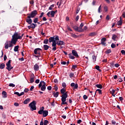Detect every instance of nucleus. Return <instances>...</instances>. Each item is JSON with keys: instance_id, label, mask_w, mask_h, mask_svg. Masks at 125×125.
Returning <instances> with one entry per match:
<instances>
[{"instance_id": "774afa93", "label": "nucleus", "mask_w": 125, "mask_h": 125, "mask_svg": "<svg viewBox=\"0 0 125 125\" xmlns=\"http://www.w3.org/2000/svg\"><path fill=\"white\" fill-rule=\"evenodd\" d=\"M122 17L123 18H125V12H124L122 14Z\"/></svg>"}, {"instance_id": "8fccbe9b", "label": "nucleus", "mask_w": 125, "mask_h": 125, "mask_svg": "<svg viewBox=\"0 0 125 125\" xmlns=\"http://www.w3.org/2000/svg\"><path fill=\"white\" fill-rule=\"evenodd\" d=\"M48 124V121L45 120L44 121V125H47Z\"/></svg>"}, {"instance_id": "09e8293b", "label": "nucleus", "mask_w": 125, "mask_h": 125, "mask_svg": "<svg viewBox=\"0 0 125 125\" xmlns=\"http://www.w3.org/2000/svg\"><path fill=\"white\" fill-rule=\"evenodd\" d=\"M38 114L40 115H42V114H43V111L42 110H39L38 111Z\"/></svg>"}, {"instance_id": "4d7b16f0", "label": "nucleus", "mask_w": 125, "mask_h": 125, "mask_svg": "<svg viewBox=\"0 0 125 125\" xmlns=\"http://www.w3.org/2000/svg\"><path fill=\"white\" fill-rule=\"evenodd\" d=\"M14 106H16V107H18V106H19V104H18V103H15Z\"/></svg>"}, {"instance_id": "e2e57ef3", "label": "nucleus", "mask_w": 125, "mask_h": 125, "mask_svg": "<svg viewBox=\"0 0 125 125\" xmlns=\"http://www.w3.org/2000/svg\"><path fill=\"white\" fill-rule=\"evenodd\" d=\"M115 67H116V68H118V67L120 66V64H119L118 63H116L115 65H114Z\"/></svg>"}, {"instance_id": "393cba45", "label": "nucleus", "mask_w": 125, "mask_h": 125, "mask_svg": "<svg viewBox=\"0 0 125 125\" xmlns=\"http://www.w3.org/2000/svg\"><path fill=\"white\" fill-rule=\"evenodd\" d=\"M26 22L28 23V24H32V19H31V18L26 19Z\"/></svg>"}, {"instance_id": "680f3d73", "label": "nucleus", "mask_w": 125, "mask_h": 125, "mask_svg": "<svg viewBox=\"0 0 125 125\" xmlns=\"http://www.w3.org/2000/svg\"><path fill=\"white\" fill-rule=\"evenodd\" d=\"M95 35V33L92 32V33H90V34H89V36H94Z\"/></svg>"}, {"instance_id": "3c124183", "label": "nucleus", "mask_w": 125, "mask_h": 125, "mask_svg": "<svg viewBox=\"0 0 125 125\" xmlns=\"http://www.w3.org/2000/svg\"><path fill=\"white\" fill-rule=\"evenodd\" d=\"M38 18H36L34 20V23H37V22H38Z\"/></svg>"}, {"instance_id": "2f4dec72", "label": "nucleus", "mask_w": 125, "mask_h": 125, "mask_svg": "<svg viewBox=\"0 0 125 125\" xmlns=\"http://www.w3.org/2000/svg\"><path fill=\"white\" fill-rule=\"evenodd\" d=\"M95 69H96V70H98V71H99L100 72L101 71V69H100V66H99V65H96L95 66Z\"/></svg>"}, {"instance_id": "6e6552de", "label": "nucleus", "mask_w": 125, "mask_h": 125, "mask_svg": "<svg viewBox=\"0 0 125 125\" xmlns=\"http://www.w3.org/2000/svg\"><path fill=\"white\" fill-rule=\"evenodd\" d=\"M41 50L42 49L41 48H38L34 50V52L35 54H38L39 55H40V54H41Z\"/></svg>"}, {"instance_id": "13d9d810", "label": "nucleus", "mask_w": 125, "mask_h": 125, "mask_svg": "<svg viewBox=\"0 0 125 125\" xmlns=\"http://www.w3.org/2000/svg\"><path fill=\"white\" fill-rule=\"evenodd\" d=\"M71 37L73 38H77V35L76 34H71Z\"/></svg>"}, {"instance_id": "79ce46f5", "label": "nucleus", "mask_w": 125, "mask_h": 125, "mask_svg": "<svg viewBox=\"0 0 125 125\" xmlns=\"http://www.w3.org/2000/svg\"><path fill=\"white\" fill-rule=\"evenodd\" d=\"M74 73H71L69 74V77L72 78L74 77Z\"/></svg>"}, {"instance_id": "a19ab883", "label": "nucleus", "mask_w": 125, "mask_h": 125, "mask_svg": "<svg viewBox=\"0 0 125 125\" xmlns=\"http://www.w3.org/2000/svg\"><path fill=\"white\" fill-rule=\"evenodd\" d=\"M92 59H93V62H95V61H96V56H92Z\"/></svg>"}, {"instance_id": "9b49d317", "label": "nucleus", "mask_w": 125, "mask_h": 125, "mask_svg": "<svg viewBox=\"0 0 125 125\" xmlns=\"http://www.w3.org/2000/svg\"><path fill=\"white\" fill-rule=\"evenodd\" d=\"M106 42V38H103L101 39V44H102V45H106V42Z\"/></svg>"}, {"instance_id": "ea45409f", "label": "nucleus", "mask_w": 125, "mask_h": 125, "mask_svg": "<svg viewBox=\"0 0 125 125\" xmlns=\"http://www.w3.org/2000/svg\"><path fill=\"white\" fill-rule=\"evenodd\" d=\"M53 7H54V5L52 4L49 7V10H52L53 9Z\"/></svg>"}, {"instance_id": "6ab92c4d", "label": "nucleus", "mask_w": 125, "mask_h": 125, "mask_svg": "<svg viewBox=\"0 0 125 125\" xmlns=\"http://www.w3.org/2000/svg\"><path fill=\"white\" fill-rule=\"evenodd\" d=\"M48 115V111L47 110H45L43 112V117H45Z\"/></svg>"}, {"instance_id": "f257e3e1", "label": "nucleus", "mask_w": 125, "mask_h": 125, "mask_svg": "<svg viewBox=\"0 0 125 125\" xmlns=\"http://www.w3.org/2000/svg\"><path fill=\"white\" fill-rule=\"evenodd\" d=\"M15 44V43L11 40L7 41L4 43V47L6 49H8L9 47H13Z\"/></svg>"}, {"instance_id": "c756f323", "label": "nucleus", "mask_w": 125, "mask_h": 125, "mask_svg": "<svg viewBox=\"0 0 125 125\" xmlns=\"http://www.w3.org/2000/svg\"><path fill=\"white\" fill-rule=\"evenodd\" d=\"M65 91H66V90L64 89V88H63L61 90V93H62V94H65V93H65Z\"/></svg>"}, {"instance_id": "5fc2aeb1", "label": "nucleus", "mask_w": 125, "mask_h": 125, "mask_svg": "<svg viewBox=\"0 0 125 125\" xmlns=\"http://www.w3.org/2000/svg\"><path fill=\"white\" fill-rule=\"evenodd\" d=\"M74 87V88H75V89H77V88H78V84H75V85H74V86L73 87Z\"/></svg>"}, {"instance_id": "dca6fc26", "label": "nucleus", "mask_w": 125, "mask_h": 125, "mask_svg": "<svg viewBox=\"0 0 125 125\" xmlns=\"http://www.w3.org/2000/svg\"><path fill=\"white\" fill-rule=\"evenodd\" d=\"M40 67L39 66V65L38 64L36 63L34 66V69L35 71H39V68Z\"/></svg>"}, {"instance_id": "0eeeda50", "label": "nucleus", "mask_w": 125, "mask_h": 125, "mask_svg": "<svg viewBox=\"0 0 125 125\" xmlns=\"http://www.w3.org/2000/svg\"><path fill=\"white\" fill-rule=\"evenodd\" d=\"M56 12H57V11H51L47 13V15L48 16V17L53 18L55 15Z\"/></svg>"}, {"instance_id": "58836bf2", "label": "nucleus", "mask_w": 125, "mask_h": 125, "mask_svg": "<svg viewBox=\"0 0 125 125\" xmlns=\"http://www.w3.org/2000/svg\"><path fill=\"white\" fill-rule=\"evenodd\" d=\"M96 86L98 87V88H102V84H96Z\"/></svg>"}, {"instance_id": "de8ad7c7", "label": "nucleus", "mask_w": 125, "mask_h": 125, "mask_svg": "<svg viewBox=\"0 0 125 125\" xmlns=\"http://www.w3.org/2000/svg\"><path fill=\"white\" fill-rule=\"evenodd\" d=\"M121 53H122V54L123 55H125V50H122L121 51Z\"/></svg>"}, {"instance_id": "4468645a", "label": "nucleus", "mask_w": 125, "mask_h": 125, "mask_svg": "<svg viewBox=\"0 0 125 125\" xmlns=\"http://www.w3.org/2000/svg\"><path fill=\"white\" fill-rule=\"evenodd\" d=\"M30 82L31 83H33L35 82V76L34 75L31 76L30 78Z\"/></svg>"}, {"instance_id": "49530a36", "label": "nucleus", "mask_w": 125, "mask_h": 125, "mask_svg": "<svg viewBox=\"0 0 125 125\" xmlns=\"http://www.w3.org/2000/svg\"><path fill=\"white\" fill-rule=\"evenodd\" d=\"M111 47L112 48H115L116 47V44H114V43H112L111 44Z\"/></svg>"}, {"instance_id": "f8f14e48", "label": "nucleus", "mask_w": 125, "mask_h": 125, "mask_svg": "<svg viewBox=\"0 0 125 125\" xmlns=\"http://www.w3.org/2000/svg\"><path fill=\"white\" fill-rule=\"evenodd\" d=\"M2 95L3 98H7V93L5 91H3L2 92Z\"/></svg>"}, {"instance_id": "7c9ffc66", "label": "nucleus", "mask_w": 125, "mask_h": 125, "mask_svg": "<svg viewBox=\"0 0 125 125\" xmlns=\"http://www.w3.org/2000/svg\"><path fill=\"white\" fill-rule=\"evenodd\" d=\"M68 56L70 59H75V57H74L72 54H69Z\"/></svg>"}, {"instance_id": "4be33fe9", "label": "nucleus", "mask_w": 125, "mask_h": 125, "mask_svg": "<svg viewBox=\"0 0 125 125\" xmlns=\"http://www.w3.org/2000/svg\"><path fill=\"white\" fill-rule=\"evenodd\" d=\"M55 42V41H54V37H50L49 39V42Z\"/></svg>"}, {"instance_id": "052dcab7", "label": "nucleus", "mask_w": 125, "mask_h": 125, "mask_svg": "<svg viewBox=\"0 0 125 125\" xmlns=\"http://www.w3.org/2000/svg\"><path fill=\"white\" fill-rule=\"evenodd\" d=\"M83 98L84 99V100H85V99H87V96L86 95H84L83 96Z\"/></svg>"}, {"instance_id": "2eb2a0df", "label": "nucleus", "mask_w": 125, "mask_h": 125, "mask_svg": "<svg viewBox=\"0 0 125 125\" xmlns=\"http://www.w3.org/2000/svg\"><path fill=\"white\" fill-rule=\"evenodd\" d=\"M14 94L18 96H22V95H24V92H22L21 93H19L18 92H14Z\"/></svg>"}, {"instance_id": "20e7f679", "label": "nucleus", "mask_w": 125, "mask_h": 125, "mask_svg": "<svg viewBox=\"0 0 125 125\" xmlns=\"http://www.w3.org/2000/svg\"><path fill=\"white\" fill-rule=\"evenodd\" d=\"M18 33L15 32L14 35L12 37L11 41L14 42L15 44H16V42H17V41H18Z\"/></svg>"}, {"instance_id": "72a5a7b5", "label": "nucleus", "mask_w": 125, "mask_h": 125, "mask_svg": "<svg viewBox=\"0 0 125 125\" xmlns=\"http://www.w3.org/2000/svg\"><path fill=\"white\" fill-rule=\"evenodd\" d=\"M57 44L56 43V42L55 41H53V42H52V46L53 47H56V45Z\"/></svg>"}, {"instance_id": "1a4fd4ad", "label": "nucleus", "mask_w": 125, "mask_h": 125, "mask_svg": "<svg viewBox=\"0 0 125 125\" xmlns=\"http://www.w3.org/2000/svg\"><path fill=\"white\" fill-rule=\"evenodd\" d=\"M72 53L73 55V56H75V57H79V55L78 54V52L76 51V50H73L72 51Z\"/></svg>"}, {"instance_id": "603ef678", "label": "nucleus", "mask_w": 125, "mask_h": 125, "mask_svg": "<svg viewBox=\"0 0 125 125\" xmlns=\"http://www.w3.org/2000/svg\"><path fill=\"white\" fill-rule=\"evenodd\" d=\"M111 50H108L106 51V54H109V53H111Z\"/></svg>"}, {"instance_id": "69168bd1", "label": "nucleus", "mask_w": 125, "mask_h": 125, "mask_svg": "<svg viewBox=\"0 0 125 125\" xmlns=\"http://www.w3.org/2000/svg\"><path fill=\"white\" fill-rule=\"evenodd\" d=\"M51 88H52L51 86H48L47 87V90H51Z\"/></svg>"}, {"instance_id": "412c9836", "label": "nucleus", "mask_w": 125, "mask_h": 125, "mask_svg": "<svg viewBox=\"0 0 125 125\" xmlns=\"http://www.w3.org/2000/svg\"><path fill=\"white\" fill-rule=\"evenodd\" d=\"M53 94L54 97H58V95H59V93L58 92H55V91L53 92Z\"/></svg>"}, {"instance_id": "bb28decb", "label": "nucleus", "mask_w": 125, "mask_h": 125, "mask_svg": "<svg viewBox=\"0 0 125 125\" xmlns=\"http://www.w3.org/2000/svg\"><path fill=\"white\" fill-rule=\"evenodd\" d=\"M50 48V47L47 45H43V48L44 49V50H47V49H48V48Z\"/></svg>"}, {"instance_id": "6e6d98bb", "label": "nucleus", "mask_w": 125, "mask_h": 125, "mask_svg": "<svg viewBox=\"0 0 125 125\" xmlns=\"http://www.w3.org/2000/svg\"><path fill=\"white\" fill-rule=\"evenodd\" d=\"M115 91H116V90H115L114 89H112V91H110V93L111 94H113L115 93Z\"/></svg>"}, {"instance_id": "cd10ccee", "label": "nucleus", "mask_w": 125, "mask_h": 125, "mask_svg": "<svg viewBox=\"0 0 125 125\" xmlns=\"http://www.w3.org/2000/svg\"><path fill=\"white\" fill-rule=\"evenodd\" d=\"M24 34H22L21 36H20V34H18V40H22V38H23V35Z\"/></svg>"}, {"instance_id": "423d86ee", "label": "nucleus", "mask_w": 125, "mask_h": 125, "mask_svg": "<svg viewBox=\"0 0 125 125\" xmlns=\"http://www.w3.org/2000/svg\"><path fill=\"white\" fill-rule=\"evenodd\" d=\"M37 14H38V12L37 10L33 11L29 15L30 16L27 17V18H34L36 15H37Z\"/></svg>"}, {"instance_id": "c85d7f7f", "label": "nucleus", "mask_w": 125, "mask_h": 125, "mask_svg": "<svg viewBox=\"0 0 125 125\" xmlns=\"http://www.w3.org/2000/svg\"><path fill=\"white\" fill-rule=\"evenodd\" d=\"M4 67H5V64L4 63H2L0 65V69H4Z\"/></svg>"}, {"instance_id": "338daca9", "label": "nucleus", "mask_w": 125, "mask_h": 125, "mask_svg": "<svg viewBox=\"0 0 125 125\" xmlns=\"http://www.w3.org/2000/svg\"><path fill=\"white\" fill-rule=\"evenodd\" d=\"M40 83V80L39 79H37L35 81V83Z\"/></svg>"}, {"instance_id": "bf43d9fd", "label": "nucleus", "mask_w": 125, "mask_h": 125, "mask_svg": "<svg viewBox=\"0 0 125 125\" xmlns=\"http://www.w3.org/2000/svg\"><path fill=\"white\" fill-rule=\"evenodd\" d=\"M62 87H66V83H62Z\"/></svg>"}, {"instance_id": "5701e85b", "label": "nucleus", "mask_w": 125, "mask_h": 125, "mask_svg": "<svg viewBox=\"0 0 125 125\" xmlns=\"http://www.w3.org/2000/svg\"><path fill=\"white\" fill-rule=\"evenodd\" d=\"M45 85H46V84L43 85L41 86V89L42 91H44V90H45V89L46 88Z\"/></svg>"}, {"instance_id": "f3484780", "label": "nucleus", "mask_w": 125, "mask_h": 125, "mask_svg": "<svg viewBox=\"0 0 125 125\" xmlns=\"http://www.w3.org/2000/svg\"><path fill=\"white\" fill-rule=\"evenodd\" d=\"M30 101H31V99L27 98L24 101L23 104H28V103H29V102H30Z\"/></svg>"}, {"instance_id": "37998d69", "label": "nucleus", "mask_w": 125, "mask_h": 125, "mask_svg": "<svg viewBox=\"0 0 125 125\" xmlns=\"http://www.w3.org/2000/svg\"><path fill=\"white\" fill-rule=\"evenodd\" d=\"M104 9L105 12H107V11H108V7H107L106 6H105L104 8Z\"/></svg>"}, {"instance_id": "7ed1b4c3", "label": "nucleus", "mask_w": 125, "mask_h": 125, "mask_svg": "<svg viewBox=\"0 0 125 125\" xmlns=\"http://www.w3.org/2000/svg\"><path fill=\"white\" fill-rule=\"evenodd\" d=\"M68 97V94L67 93H64L62 95V105H66L67 104V102H66V99Z\"/></svg>"}, {"instance_id": "ddd939ff", "label": "nucleus", "mask_w": 125, "mask_h": 125, "mask_svg": "<svg viewBox=\"0 0 125 125\" xmlns=\"http://www.w3.org/2000/svg\"><path fill=\"white\" fill-rule=\"evenodd\" d=\"M73 29L76 31V32H82L81 31V29H80V27H78L77 26H75L73 27Z\"/></svg>"}, {"instance_id": "c03bdc74", "label": "nucleus", "mask_w": 125, "mask_h": 125, "mask_svg": "<svg viewBox=\"0 0 125 125\" xmlns=\"http://www.w3.org/2000/svg\"><path fill=\"white\" fill-rule=\"evenodd\" d=\"M9 86H11V87H14L15 86V84L11 83L9 84Z\"/></svg>"}, {"instance_id": "0e129e2a", "label": "nucleus", "mask_w": 125, "mask_h": 125, "mask_svg": "<svg viewBox=\"0 0 125 125\" xmlns=\"http://www.w3.org/2000/svg\"><path fill=\"white\" fill-rule=\"evenodd\" d=\"M44 110V107H43V106H42V107H41V108H40V111H44V110Z\"/></svg>"}, {"instance_id": "a878e982", "label": "nucleus", "mask_w": 125, "mask_h": 125, "mask_svg": "<svg viewBox=\"0 0 125 125\" xmlns=\"http://www.w3.org/2000/svg\"><path fill=\"white\" fill-rule=\"evenodd\" d=\"M83 23H81L80 27H79V29H81V32H83Z\"/></svg>"}, {"instance_id": "9d476101", "label": "nucleus", "mask_w": 125, "mask_h": 125, "mask_svg": "<svg viewBox=\"0 0 125 125\" xmlns=\"http://www.w3.org/2000/svg\"><path fill=\"white\" fill-rule=\"evenodd\" d=\"M56 43L58 45H64V44H65L64 42L62 41H59L58 42H56Z\"/></svg>"}, {"instance_id": "e433bc0d", "label": "nucleus", "mask_w": 125, "mask_h": 125, "mask_svg": "<svg viewBox=\"0 0 125 125\" xmlns=\"http://www.w3.org/2000/svg\"><path fill=\"white\" fill-rule=\"evenodd\" d=\"M112 40H113V41H116V39H117V35H113L112 36Z\"/></svg>"}, {"instance_id": "39448f33", "label": "nucleus", "mask_w": 125, "mask_h": 125, "mask_svg": "<svg viewBox=\"0 0 125 125\" xmlns=\"http://www.w3.org/2000/svg\"><path fill=\"white\" fill-rule=\"evenodd\" d=\"M6 65L7 66L6 69L8 71H11V70H12L13 69V67L11 66V60H9Z\"/></svg>"}, {"instance_id": "473e14b6", "label": "nucleus", "mask_w": 125, "mask_h": 125, "mask_svg": "<svg viewBox=\"0 0 125 125\" xmlns=\"http://www.w3.org/2000/svg\"><path fill=\"white\" fill-rule=\"evenodd\" d=\"M30 25L31 26L32 29H35L36 28V26H37V24H35L34 23H32Z\"/></svg>"}, {"instance_id": "4c0bfd02", "label": "nucleus", "mask_w": 125, "mask_h": 125, "mask_svg": "<svg viewBox=\"0 0 125 125\" xmlns=\"http://www.w3.org/2000/svg\"><path fill=\"white\" fill-rule=\"evenodd\" d=\"M122 24H123V21H118L117 22V25L118 26H121V25H122Z\"/></svg>"}, {"instance_id": "864d4df0", "label": "nucleus", "mask_w": 125, "mask_h": 125, "mask_svg": "<svg viewBox=\"0 0 125 125\" xmlns=\"http://www.w3.org/2000/svg\"><path fill=\"white\" fill-rule=\"evenodd\" d=\"M106 20H107V21H109V20H110V17L109 16V15L106 16Z\"/></svg>"}, {"instance_id": "f704fd0d", "label": "nucleus", "mask_w": 125, "mask_h": 125, "mask_svg": "<svg viewBox=\"0 0 125 125\" xmlns=\"http://www.w3.org/2000/svg\"><path fill=\"white\" fill-rule=\"evenodd\" d=\"M54 41H55L56 42L57 41H59V37L58 36H55V37H54Z\"/></svg>"}, {"instance_id": "a18cd8bd", "label": "nucleus", "mask_w": 125, "mask_h": 125, "mask_svg": "<svg viewBox=\"0 0 125 125\" xmlns=\"http://www.w3.org/2000/svg\"><path fill=\"white\" fill-rule=\"evenodd\" d=\"M98 11L99 13H101V5L99 7Z\"/></svg>"}, {"instance_id": "f03ea898", "label": "nucleus", "mask_w": 125, "mask_h": 125, "mask_svg": "<svg viewBox=\"0 0 125 125\" xmlns=\"http://www.w3.org/2000/svg\"><path fill=\"white\" fill-rule=\"evenodd\" d=\"M36 104L37 103H36L35 101H33L29 104V107L30 108L31 111H35L37 110V107L36 106Z\"/></svg>"}, {"instance_id": "b1692460", "label": "nucleus", "mask_w": 125, "mask_h": 125, "mask_svg": "<svg viewBox=\"0 0 125 125\" xmlns=\"http://www.w3.org/2000/svg\"><path fill=\"white\" fill-rule=\"evenodd\" d=\"M19 49V46L18 45L15 46L14 49V51H15V52H17V51H18Z\"/></svg>"}, {"instance_id": "aec40b11", "label": "nucleus", "mask_w": 125, "mask_h": 125, "mask_svg": "<svg viewBox=\"0 0 125 125\" xmlns=\"http://www.w3.org/2000/svg\"><path fill=\"white\" fill-rule=\"evenodd\" d=\"M98 92L99 94H102V91L99 89L96 90L95 93L94 94V96H95V94H96V92Z\"/></svg>"}, {"instance_id": "c9c22d12", "label": "nucleus", "mask_w": 125, "mask_h": 125, "mask_svg": "<svg viewBox=\"0 0 125 125\" xmlns=\"http://www.w3.org/2000/svg\"><path fill=\"white\" fill-rule=\"evenodd\" d=\"M43 43L45 44H47V43H48V39H45L43 41Z\"/></svg>"}, {"instance_id": "a211bd4d", "label": "nucleus", "mask_w": 125, "mask_h": 125, "mask_svg": "<svg viewBox=\"0 0 125 125\" xmlns=\"http://www.w3.org/2000/svg\"><path fill=\"white\" fill-rule=\"evenodd\" d=\"M44 84H46L45 82H44L43 81H41L39 84V87H42V86Z\"/></svg>"}]
</instances>
